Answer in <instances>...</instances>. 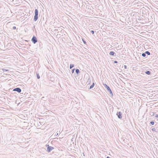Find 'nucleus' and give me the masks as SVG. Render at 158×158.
<instances>
[{
  "mask_svg": "<svg viewBox=\"0 0 158 158\" xmlns=\"http://www.w3.org/2000/svg\"><path fill=\"white\" fill-rule=\"evenodd\" d=\"M38 11L37 9H35V15L34 17V20L35 21H37L38 19Z\"/></svg>",
  "mask_w": 158,
  "mask_h": 158,
  "instance_id": "f257e3e1",
  "label": "nucleus"
},
{
  "mask_svg": "<svg viewBox=\"0 0 158 158\" xmlns=\"http://www.w3.org/2000/svg\"><path fill=\"white\" fill-rule=\"evenodd\" d=\"M103 85L105 87V88L107 89V90L111 94L112 96H113V94L112 92L110 89V87L108 86L106 84H103Z\"/></svg>",
  "mask_w": 158,
  "mask_h": 158,
  "instance_id": "f03ea898",
  "label": "nucleus"
},
{
  "mask_svg": "<svg viewBox=\"0 0 158 158\" xmlns=\"http://www.w3.org/2000/svg\"><path fill=\"white\" fill-rule=\"evenodd\" d=\"M31 41L34 44H35L37 42L36 37L34 36L31 39Z\"/></svg>",
  "mask_w": 158,
  "mask_h": 158,
  "instance_id": "7ed1b4c3",
  "label": "nucleus"
},
{
  "mask_svg": "<svg viewBox=\"0 0 158 158\" xmlns=\"http://www.w3.org/2000/svg\"><path fill=\"white\" fill-rule=\"evenodd\" d=\"M116 115L119 119H121L122 118V114L121 112H117Z\"/></svg>",
  "mask_w": 158,
  "mask_h": 158,
  "instance_id": "20e7f679",
  "label": "nucleus"
},
{
  "mask_svg": "<svg viewBox=\"0 0 158 158\" xmlns=\"http://www.w3.org/2000/svg\"><path fill=\"white\" fill-rule=\"evenodd\" d=\"M48 147L47 148V152H50L52 149H54L53 147L49 146L48 145Z\"/></svg>",
  "mask_w": 158,
  "mask_h": 158,
  "instance_id": "39448f33",
  "label": "nucleus"
},
{
  "mask_svg": "<svg viewBox=\"0 0 158 158\" xmlns=\"http://www.w3.org/2000/svg\"><path fill=\"white\" fill-rule=\"evenodd\" d=\"M13 91H16L18 93H20L21 91V89L19 88H16L13 89Z\"/></svg>",
  "mask_w": 158,
  "mask_h": 158,
  "instance_id": "423d86ee",
  "label": "nucleus"
},
{
  "mask_svg": "<svg viewBox=\"0 0 158 158\" xmlns=\"http://www.w3.org/2000/svg\"><path fill=\"white\" fill-rule=\"evenodd\" d=\"M115 54V53L113 51H111L109 53V54L110 55L114 56V55Z\"/></svg>",
  "mask_w": 158,
  "mask_h": 158,
  "instance_id": "0eeeda50",
  "label": "nucleus"
},
{
  "mask_svg": "<svg viewBox=\"0 0 158 158\" xmlns=\"http://www.w3.org/2000/svg\"><path fill=\"white\" fill-rule=\"evenodd\" d=\"M94 85V83H93L92 85H91L89 87V89H91L92 88H93Z\"/></svg>",
  "mask_w": 158,
  "mask_h": 158,
  "instance_id": "6e6552de",
  "label": "nucleus"
},
{
  "mask_svg": "<svg viewBox=\"0 0 158 158\" xmlns=\"http://www.w3.org/2000/svg\"><path fill=\"white\" fill-rule=\"evenodd\" d=\"M76 70V72L77 74H78L80 73V71L79 69H76L75 70Z\"/></svg>",
  "mask_w": 158,
  "mask_h": 158,
  "instance_id": "1a4fd4ad",
  "label": "nucleus"
},
{
  "mask_svg": "<svg viewBox=\"0 0 158 158\" xmlns=\"http://www.w3.org/2000/svg\"><path fill=\"white\" fill-rule=\"evenodd\" d=\"M145 73L147 75H150L151 74V72L149 71H147L145 72Z\"/></svg>",
  "mask_w": 158,
  "mask_h": 158,
  "instance_id": "9d476101",
  "label": "nucleus"
},
{
  "mask_svg": "<svg viewBox=\"0 0 158 158\" xmlns=\"http://www.w3.org/2000/svg\"><path fill=\"white\" fill-rule=\"evenodd\" d=\"M74 66V64H71L70 65L69 68L70 69H71L72 68H73Z\"/></svg>",
  "mask_w": 158,
  "mask_h": 158,
  "instance_id": "9b49d317",
  "label": "nucleus"
},
{
  "mask_svg": "<svg viewBox=\"0 0 158 158\" xmlns=\"http://www.w3.org/2000/svg\"><path fill=\"white\" fill-rule=\"evenodd\" d=\"M145 53L146 54H147L148 55H150V53L149 51H146L145 52Z\"/></svg>",
  "mask_w": 158,
  "mask_h": 158,
  "instance_id": "f8f14e48",
  "label": "nucleus"
},
{
  "mask_svg": "<svg viewBox=\"0 0 158 158\" xmlns=\"http://www.w3.org/2000/svg\"><path fill=\"white\" fill-rule=\"evenodd\" d=\"M150 114L151 116H153L154 115V113L153 112H150Z\"/></svg>",
  "mask_w": 158,
  "mask_h": 158,
  "instance_id": "ddd939ff",
  "label": "nucleus"
},
{
  "mask_svg": "<svg viewBox=\"0 0 158 158\" xmlns=\"http://www.w3.org/2000/svg\"><path fill=\"white\" fill-rule=\"evenodd\" d=\"M142 56L143 57H145L146 56V54L145 53V52L144 53H143L142 54Z\"/></svg>",
  "mask_w": 158,
  "mask_h": 158,
  "instance_id": "4468645a",
  "label": "nucleus"
},
{
  "mask_svg": "<svg viewBox=\"0 0 158 158\" xmlns=\"http://www.w3.org/2000/svg\"><path fill=\"white\" fill-rule=\"evenodd\" d=\"M2 69V70H3V71H8V72L9 71L8 70H7V69Z\"/></svg>",
  "mask_w": 158,
  "mask_h": 158,
  "instance_id": "2eb2a0df",
  "label": "nucleus"
},
{
  "mask_svg": "<svg viewBox=\"0 0 158 158\" xmlns=\"http://www.w3.org/2000/svg\"><path fill=\"white\" fill-rule=\"evenodd\" d=\"M37 79H39L40 78V76L39 75V74H37Z\"/></svg>",
  "mask_w": 158,
  "mask_h": 158,
  "instance_id": "dca6fc26",
  "label": "nucleus"
},
{
  "mask_svg": "<svg viewBox=\"0 0 158 158\" xmlns=\"http://www.w3.org/2000/svg\"><path fill=\"white\" fill-rule=\"evenodd\" d=\"M150 123L152 125H153L154 124V122H153V121H151L150 122Z\"/></svg>",
  "mask_w": 158,
  "mask_h": 158,
  "instance_id": "f3484780",
  "label": "nucleus"
},
{
  "mask_svg": "<svg viewBox=\"0 0 158 158\" xmlns=\"http://www.w3.org/2000/svg\"><path fill=\"white\" fill-rule=\"evenodd\" d=\"M156 129L155 128H152V130L153 131H155L156 132Z\"/></svg>",
  "mask_w": 158,
  "mask_h": 158,
  "instance_id": "a211bd4d",
  "label": "nucleus"
},
{
  "mask_svg": "<svg viewBox=\"0 0 158 158\" xmlns=\"http://www.w3.org/2000/svg\"><path fill=\"white\" fill-rule=\"evenodd\" d=\"M90 32L92 34H94V31L92 30L90 31Z\"/></svg>",
  "mask_w": 158,
  "mask_h": 158,
  "instance_id": "6ab92c4d",
  "label": "nucleus"
},
{
  "mask_svg": "<svg viewBox=\"0 0 158 158\" xmlns=\"http://www.w3.org/2000/svg\"><path fill=\"white\" fill-rule=\"evenodd\" d=\"M82 41H83V43L85 44H86V42L85 41V40H84L83 39H82Z\"/></svg>",
  "mask_w": 158,
  "mask_h": 158,
  "instance_id": "aec40b11",
  "label": "nucleus"
},
{
  "mask_svg": "<svg viewBox=\"0 0 158 158\" xmlns=\"http://www.w3.org/2000/svg\"><path fill=\"white\" fill-rule=\"evenodd\" d=\"M75 70V69H72V72L73 73L74 71Z\"/></svg>",
  "mask_w": 158,
  "mask_h": 158,
  "instance_id": "412c9836",
  "label": "nucleus"
},
{
  "mask_svg": "<svg viewBox=\"0 0 158 158\" xmlns=\"http://www.w3.org/2000/svg\"><path fill=\"white\" fill-rule=\"evenodd\" d=\"M16 27L15 26H13V29H14V30H15L16 29Z\"/></svg>",
  "mask_w": 158,
  "mask_h": 158,
  "instance_id": "4be33fe9",
  "label": "nucleus"
},
{
  "mask_svg": "<svg viewBox=\"0 0 158 158\" xmlns=\"http://www.w3.org/2000/svg\"><path fill=\"white\" fill-rule=\"evenodd\" d=\"M124 69H127V66L125 65H124Z\"/></svg>",
  "mask_w": 158,
  "mask_h": 158,
  "instance_id": "5701e85b",
  "label": "nucleus"
},
{
  "mask_svg": "<svg viewBox=\"0 0 158 158\" xmlns=\"http://www.w3.org/2000/svg\"><path fill=\"white\" fill-rule=\"evenodd\" d=\"M58 135V133H57L56 134H55V136H57Z\"/></svg>",
  "mask_w": 158,
  "mask_h": 158,
  "instance_id": "b1692460",
  "label": "nucleus"
},
{
  "mask_svg": "<svg viewBox=\"0 0 158 158\" xmlns=\"http://www.w3.org/2000/svg\"><path fill=\"white\" fill-rule=\"evenodd\" d=\"M155 117L156 118H158V114H156V116H155Z\"/></svg>",
  "mask_w": 158,
  "mask_h": 158,
  "instance_id": "393cba45",
  "label": "nucleus"
},
{
  "mask_svg": "<svg viewBox=\"0 0 158 158\" xmlns=\"http://www.w3.org/2000/svg\"><path fill=\"white\" fill-rule=\"evenodd\" d=\"M114 63H118V62H117V61H114Z\"/></svg>",
  "mask_w": 158,
  "mask_h": 158,
  "instance_id": "a878e982",
  "label": "nucleus"
}]
</instances>
